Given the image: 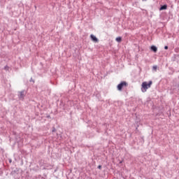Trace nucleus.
Wrapping results in <instances>:
<instances>
[{
  "instance_id": "0eeeda50",
  "label": "nucleus",
  "mask_w": 179,
  "mask_h": 179,
  "mask_svg": "<svg viewBox=\"0 0 179 179\" xmlns=\"http://www.w3.org/2000/svg\"><path fill=\"white\" fill-rule=\"evenodd\" d=\"M115 40L117 43H121V41H122V38H121V36H118L115 38Z\"/></svg>"
},
{
  "instance_id": "6e6552de",
  "label": "nucleus",
  "mask_w": 179,
  "mask_h": 179,
  "mask_svg": "<svg viewBox=\"0 0 179 179\" xmlns=\"http://www.w3.org/2000/svg\"><path fill=\"white\" fill-rule=\"evenodd\" d=\"M152 69L156 71L157 70V66H152Z\"/></svg>"
},
{
  "instance_id": "f257e3e1",
  "label": "nucleus",
  "mask_w": 179,
  "mask_h": 179,
  "mask_svg": "<svg viewBox=\"0 0 179 179\" xmlns=\"http://www.w3.org/2000/svg\"><path fill=\"white\" fill-rule=\"evenodd\" d=\"M152 83L153 82H152V80L149 81L148 83V82H143L141 85V92H143V93L146 92L148 89H150V87L152 86Z\"/></svg>"
},
{
  "instance_id": "f8f14e48",
  "label": "nucleus",
  "mask_w": 179,
  "mask_h": 179,
  "mask_svg": "<svg viewBox=\"0 0 179 179\" xmlns=\"http://www.w3.org/2000/svg\"><path fill=\"white\" fill-rule=\"evenodd\" d=\"M30 82H34V80H33V78H31Z\"/></svg>"
},
{
  "instance_id": "20e7f679",
  "label": "nucleus",
  "mask_w": 179,
  "mask_h": 179,
  "mask_svg": "<svg viewBox=\"0 0 179 179\" xmlns=\"http://www.w3.org/2000/svg\"><path fill=\"white\" fill-rule=\"evenodd\" d=\"M90 38L94 43H99V39L97 38V37H96V36L91 34Z\"/></svg>"
},
{
  "instance_id": "9d476101",
  "label": "nucleus",
  "mask_w": 179,
  "mask_h": 179,
  "mask_svg": "<svg viewBox=\"0 0 179 179\" xmlns=\"http://www.w3.org/2000/svg\"><path fill=\"white\" fill-rule=\"evenodd\" d=\"M164 50H169V46H164Z\"/></svg>"
},
{
  "instance_id": "7ed1b4c3",
  "label": "nucleus",
  "mask_w": 179,
  "mask_h": 179,
  "mask_svg": "<svg viewBox=\"0 0 179 179\" xmlns=\"http://www.w3.org/2000/svg\"><path fill=\"white\" fill-rule=\"evenodd\" d=\"M19 93L20 94H18V97L20 100H23L24 99V96H26V94H24V91H21Z\"/></svg>"
},
{
  "instance_id": "423d86ee",
  "label": "nucleus",
  "mask_w": 179,
  "mask_h": 179,
  "mask_svg": "<svg viewBox=\"0 0 179 179\" xmlns=\"http://www.w3.org/2000/svg\"><path fill=\"white\" fill-rule=\"evenodd\" d=\"M166 9H167V5L164 4L160 7L159 10H166Z\"/></svg>"
},
{
  "instance_id": "1a4fd4ad",
  "label": "nucleus",
  "mask_w": 179,
  "mask_h": 179,
  "mask_svg": "<svg viewBox=\"0 0 179 179\" xmlns=\"http://www.w3.org/2000/svg\"><path fill=\"white\" fill-rule=\"evenodd\" d=\"M8 68H9V67H8V66H6L4 67V69H5L6 71H8Z\"/></svg>"
},
{
  "instance_id": "f03ea898",
  "label": "nucleus",
  "mask_w": 179,
  "mask_h": 179,
  "mask_svg": "<svg viewBox=\"0 0 179 179\" xmlns=\"http://www.w3.org/2000/svg\"><path fill=\"white\" fill-rule=\"evenodd\" d=\"M124 86H128V83L125 81H122L117 85V90H122V87H124Z\"/></svg>"
},
{
  "instance_id": "9b49d317",
  "label": "nucleus",
  "mask_w": 179,
  "mask_h": 179,
  "mask_svg": "<svg viewBox=\"0 0 179 179\" xmlns=\"http://www.w3.org/2000/svg\"><path fill=\"white\" fill-rule=\"evenodd\" d=\"M98 169L100 170L101 169V165H99Z\"/></svg>"
},
{
  "instance_id": "39448f33",
  "label": "nucleus",
  "mask_w": 179,
  "mask_h": 179,
  "mask_svg": "<svg viewBox=\"0 0 179 179\" xmlns=\"http://www.w3.org/2000/svg\"><path fill=\"white\" fill-rule=\"evenodd\" d=\"M150 50L153 51V52H157V47L155 45L151 46Z\"/></svg>"
}]
</instances>
